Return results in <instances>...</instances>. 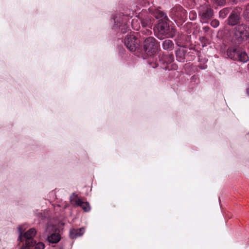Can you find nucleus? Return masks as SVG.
I'll return each mask as SVG.
<instances>
[{"label":"nucleus","mask_w":249,"mask_h":249,"mask_svg":"<svg viewBox=\"0 0 249 249\" xmlns=\"http://www.w3.org/2000/svg\"><path fill=\"white\" fill-rule=\"evenodd\" d=\"M174 61V55L172 53L163 54L161 56L155 55L149 57L148 60L149 66L153 68L160 67L165 70L176 69V65L172 64Z\"/></svg>","instance_id":"1"},{"label":"nucleus","mask_w":249,"mask_h":249,"mask_svg":"<svg viewBox=\"0 0 249 249\" xmlns=\"http://www.w3.org/2000/svg\"><path fill=\"white\" fill-rule=\"evenodd\" d=\"M227 54L230 59L241 62H246L249 59L246 52L235 47H229L227 51Z\"/></svg>","instance_id":"2"},{"label":"nucleus","mask_w":249,"mask_h":249,"mask_svg":"<svg viewBox=\"0 0 249 249\" xmlns=\"http://www.w3.org/2000/svg\"><path fill=\"white\" fill-rule=\"evenodd\" d=\"M198 16L202 23H208L213 17V10L208 3H204L198 8Z\"/></svg>","instance_id":"3"},{"label":"nucleus","mask_w":249,"mask_h":249,"mask_svg":"<svg viewBox=\"0 0 249 249\" xmlns=\"http://www.w3.org/2000/svg\"><path fill=\"white\" fill-rule=\"evenodd\" d=\"M159 45L157 41L153 37H147L143 42V50L148 55L152 57L158 50Z\"/></svg>","instance_id":"4"},{"label":"nucleus","mask_w":249,"mask_h":249,"mask_svg":"<svg viewBox=\"0 0 249 249\" xmlns=\"http://www.w3.org/2000/svg\"><path fill=\"white\" fill-rule=\"evenodd\" d=\"M169 20L161 21L159 22L156 26L157 31V36L159 38L161 39L164 36L169 34L170 31V26L169 24Z\"/></svg>","instance_id":"5"},{"label":"nucleus","mask_w":249,"mask_h":249,"mask_svg":"<svg viewBox=\"0 0 249 249\" xmlns=\"http://www.w3.org/2000/svg\"><path fill=\"white\" fill-rule=\"evenodd\" d=\"M124 43L126 47L131 52H134L139 49V40L133 35L127 36L124 39Z\"/></svg>","instance_id":"6"},{"label":"nucleus","mask_w":249,"mask_h":249,"mask_svg":"<svg viewBox=\"0 0 249 249\" xmlns=\"http://www.w3.org/2000/svg\"><path fill=\"white\" fill-rule=\"evenodd\" d=\"M18 231L19 233L18 240L20 242H22L23 241V239H25V243H27V241H29V242H31L32 241H35L33 239L36 233V231L35 229L31 228L29 229L26 232H25L23 235L22 233L24 232V230L23 229L21 226H20L18 227Z\"/></svg>","instance_id":"7"},{"label":"nucleus","mask_w":249,"mask_h":249,"mask_svg":"<svg viewBox=\"0 0 249 249\" xmlns=\"http://www.w3.org/2000/svg\"><path fill=\"white\" fill-rule=\"evenodd\" d=\"M138 18L143 27L148 29L152 28L155 19L151 14H147L146 12L142 11L139 14Z\"/></svg>","instance_id":"8"},{"label":"nucleus","mask_w":249,"mask_h":249,"mask_svg":"<svg viewBox=\"0 0 249 249\" xmlns=\"http://www.w3.org/2000/svg\"><path fill=\"white\" fill-rule=\"evenodd\" d=\"M171 14L175 19L185 21L187 18L186 11L179 5H176L171 9Z\"/></svg>","instance_id":"9"},{"label":"nucleus","mask_w":249,"mask_h":249,"mask_svg":"<svg viewBox=\"0 0 249 249\" xmlns=\"http://www.w3.org/2000/svg\"><path fill=\"white\" fill-rule=\"evenodd\" d=\"M234 35L238 39L249 38V27L243 24L237 25L235 28Z\"/></svg>","instance_id":"10"},{"label":"nucleus","mask_w":249,"mask_h":249,"mask_svg":"<svg viewBox=\"0 0 249 249\" xmlns=\"http://www.w3.org/2000/svg\"><path fill=\"white\" fill-rule=\"evenodd\" d=\"M70 201L72 204L76 206H80L85 212H88L90 210L89 204L88 202L82 201L78 197V195L74 193L70 196Z\"/></svg>","instance_id":"11"},{"label":"nucleus","mask_w":249,"mask_h":249,"mask_svg":"<svg viewBox=\"0 0 249 249\" xmlns=\"http://www.w3.org/2000/svg\"><path fill=\"white\" fill-rule=\"evenodd\" d=\"M45 245L42 242L36 243V241H32L31 242L27 241L25 243L20 249H44Z\"/></svg>","instance_id":"12"},{"label":"nucleus","mask_w":249,"mask_h":249,"mask_svg":"<svg viewBox=\"0 0 249 249\" xmlns=\"http://www.w3.org/2000/svg\"><path fill=\"white\" fill-rule=\"evenodd\" d=\"M148 10L151 13V15L154 17L156 18L159 19V22L165 20H168V18L166 15L162 11L158 9H152L149 8Z\"/></svg>","instance_id":"13"},{"label":"nucleus","mask_w":249,"mask_h":249,"mask_svg":"<svg viewBox=\"0 0 249 249\" xmlns=\"http://www.w3.org/2000/svg\"><path fill=\"white\" fill-rule=\"evenodd\" d=\"M240 15L235 11H233L228 18V23L230 25L234 26L239 22Z\"/></svg>","instance_id":"14"},{"label":"nucleus","mask_w":249,"mask_h":249,"mask_svg":"<svg viewBox=\"0 0 249 249\" xmlns=\"http://www.w3.org/2000/svg\"><path fill=\"white\" fill-rule=\"evenodd\" d=\"M85 232V228L72 229L70 231V237L71 239H75L81 236Z\"/></svg>","instance_id":"15"},{"label":"nucleus","mask_w":249,"mask_h":249,"mask_svg":"<svg viewBox=\"0 0 249 249\" xmlns=\"http://www.w3.org/2000/svg\"><path fill=\"white\" fill-rule=\"evenodd\" d=\"M187 50L184 49H179L176 52L177 60L179 62H184L185 59Z\"/></svg>","instance_id":"16"},{"label":"nucleus","mask_w":249,"mask_h":249,"mask_svg":"<svg viewBox=\"0 0 249 249\" xmlns=\"http://www.w3.org/2000/svg\"><path fill=\"white\" fill-rule=\"evenodd\" d=\"M187 36L185 35H178L176 38V44L178 46L183 47L186 44V40L187 39Z\"/></svg>","instance_id":"17"},{"label":"nucleus","mask_w":249,"mask_h":249,"mask_svg":"<svg viewBox=\"0 0 249 249\" xmlns=\"http://www.w3.org/2000/svg\"><path fill=\"white\" fill-rule=\"evenodd\" d=\"M162 47L164 50L170 51L174 48V44L172 40L165 39L162 41Z\"/></svg>","instance_id":"18"},{"label":"nucleus","mask_w":249,"mask_h":249,"mask_svg":"<svg viewBox=\"0 0 249 249\" xmlns=\"http://www.w3.org/2000/svg\"><path fill=\"white\" fill-rule=\"evenodd\" d=\"M60 235L59 233H54L48 236L47 240L49 243L55 244L60 240Z\"/></svg>","instance_id":"19"},{"label":"nucleus","mask_w":249,"mask_h":249,"mask_svg":"<svg viewBox=\"0 0 249 249\" xmlns=\"http://www.w3.org/2000/svg\"><path fill=\"white\" fill-rule=\"evenodd\" d=\"M114 26L116 28H119L121 27V25L122 24V18H121V16L119 15V16H116L114 18Z\"/></svg>","instance_id":"20"},{"label":"nucleus","mask_w":249,"mask_h":249,"mask_svg":"<svg viewBox=\"0 0 249 249\" xmlns=\"http://www.w3.org/2000/svg\"><path fill=\"white\" fill-rule=\"evenodd\" d=\"M229 12L228 8H224L219 12V17L224 19Z\"/></svg>","instance_id":"21"},{"label":"nucleus","mask_w":249,"mask_h":249,"mask_svg":"<svg viewBox=\"0 0 249 249\" xmlns=\"http://www.w3.org/2000/svg\"><path fill=\"white\" fill-rule=\"evenodd\" d=\"M244 17L247 20L249 21V3L246 7L244 12Z\"/></svg>","instance_id":"22"},{"label":"nucleus","mask_w":249,"mask_h":249,"mask_svg":"<svg viewBox=\"0 0 249 249\" xmlns=\"http://www.w3.org/2000/svg\"><path fill=\"white\" fill-rule=\"evenodd\" d=\"M197 14L195 11L192 10L189 13V18L190 20H193L196 18Z\"/></svg>","instance_id":"23"},{"label":"nucleus","mask_w":249,"mask_h":249,"mask_svg":"<svg viewBox=\"0 0 249 249\" xmlns=\"http://www.w3.org/2000/svg\"><path fill=\"white\" fill-rule=\"evenodd\" d=\"M121 32L123 34L126 33L128 30H129V26H128L126 24H124L121 25Z\"/></svg>","instance_id":"24"},{"label":"nucleus","mask_w":249,"mask_h":249,"mask_svg":"<svg viewBox=\"0 0 249 249\" xmlns=\"http://www.w3.org/2000/svg\"><path fill=\"white\" fill-rule=\"evenodd\" d=\"M211 25L214 28L217 27L219 25V22L217 19H213L211 22Z\"/></svg>","instance_id":"25"},{"label":"nucleus","mask_w":249,"mask_h":249,"mask_svg":"<svg viewBox=\"0 0 249 249\" xmlns=\"http://www.w3.org/2000/svg\"><path fill=\"white\" fill-rule=\"evenodd\" d=\"M139 1L140 4L143 6H146L149 5V1L147 0H139Z\"/></svg>","instance_id":"26"},{"label":"nucleus","mask_w":249,"mask_h":249,"mask_svg":"<svg viewBox=\"0 0 249 249\" xmlns=\"http://www.w3.org/2000/svg\"><path fill=\"white\" fill-rule=\"evenodd\" d=\"M214 1L219 5H223L226 3V0H214Z\"/></svg>","instance_id":"27"},{"label":"nucleus","mask_w":249,"mask_h":249,"mask_svg":"<svg viewBox=\"0 0 249 249\" xmlns=\"http://www.w3.org/2000/svg\"><path fill=\"white\" fill-rule=\"evenodd\" d=\"M198 67L200 69L204 70V69H206L207 68V65H199L198 66Z\"/></svg>","instance_id":"28"},{"label":"nucleus","mask_w":249,"mask_h":249,"mask_svg":"<svg viewBox=\"0 0 249 249\" xmlns=\"http://www.w3.org/2000/svg\"><path fill=\"white\" fill-rule=\"evenodd\" d=\"M203 29L205 32H207L209 30L210 27L208 26H205L203 28Z\"/></svg>","instance_id":"29"},{"label":"nucleus","mask_w":249,"mask_h":249,"mask_svg":"<svg viewBox=\"0 0 249 249\" xmlns=\"http://www.w3.org/2000/svg\"><path fill=\"white\" fill-rule=\"evenodd\" d=\"M200 41L202 42H205L207 39L205 37H202L200 38Z\"/></svg>","instance_id":"30"},{"label":"nucleus","mask_w":249,"mask_h":249,"mask_svg":"<svg viewBox=\"0 0 249 249\" xmlns=\"http://www.w3.org/2000/svg\"><path fill=\"white\" fill-rule=\"evenodd\" d=\"M246 93L249 96V87L246 89Z\"/></svg>","instance_id":"31"},{"label":"nucleus","mask_w":249,"mask_h":249,"mask_svg":"<svg viewBox=\"0 0 249 249\" xmlns=\"http://www.w3.org/2000/svg\"><path fill=\"white\" fill-rule=\"evenodd\" d=\"M146 33H147L148 35H149V34H151V31L150 30H149V29H146Z\"/></svg>","instance_id":"32"}]
</instances>
